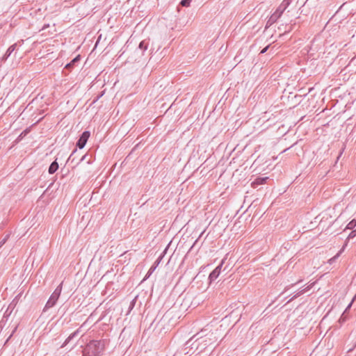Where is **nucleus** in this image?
Masks as SVG:
<instances>
[{
    "mask_svg": "<svg viewBox=\"0 0 356 356\" xmlns=\"http://www.w3.org/2000/svg\"><path fill=\"white\" fill-rule=\"evenodd\" d=\"M197 242V240H195V243H193V245H192L191 248H193V247L196 244V243Z\"/></svg>",
    "mask_w": 356,
    "mask_h": 356,
    "instance_id": "nucleus-29",
    "label": "nucleus"
},
{
    "mask_svg": "<svg viewBox=\"0 0 356 356\" xmlns=\"http://www.w3.org/2000/svg\"><path fill=\"white\" fill-rule=\"evenodd\" d=\"M80 60V56H76L74 58H73L70 63H67L66 65H65V68L66 69H71L72 67H73L77 63H79Z\"/></svg>",
    "mask_w": 356,
    "mask_h": 356,
    "instance_id": "nucleus-12",
    "label": "nucleus"
},
{
    "mask_svg": "<svg viewBox=\"0 0 356 356\" xmlns=\"http://www.w3.org/2000/svg\"><path fill=\"white\" fill-rule=\"evenodd\" d=\"M191 1L192 0H181V2H180V4L182 6L187 7V6H189Z\"/></svg>",
    "mask_w": 356,
    "mask_h": 356,
    "instance_id": "nucleus-19",
    "label": "nucleus"
},
{
    "mask_svg": "<svg viewBox=\"0 0 356 356\" xmlns=\"http://www.w3.org/2000/svg\"><path fill=\"white\" fill-rule=\"evenodd\" d=\"M16 46H17V44H14L8 47V49H7L6 52L5 53V54L3 57V60H6L11 55V54L15 50Z\"/></svg>",
    "mask_w": 356,
    "mask_h": 356,
    "instance_id": "nucleus-10",
    "label": "nucleus"
},
{
    "mask_svg": "<svg viewBox=\"0 0 356 356\" xmlns=\"http://www.w3.org/2000/svg\"><path fill=\"white\" fill-rule=\"evenodd\" d=\"M149 42L147 40H143L140 42L138 49L141 51V55H143L144 52L147 49Z\"/></svg>",
    "mask_w": 356,
    "mask_h": 356,
    "instance_id": "nucleus-9",
    "label": "nucleus"
},
{
    "mask_svg": "<svg viewBox=\"0 0 356 356\" xmlns=\"http://www.w3.org/2000/svg\"><path fill=\"white\" fill-rule=\"evenodd\" d=\"M61 291H62V283H60L56 288L54 291L52 293V294L49 297V300H47V302L44 306V311H46V310L49 309V308L53 307L56 305L57 300H58V298L60 296Z\"/></svg>",
    "mask_w": 356,
    "mask_h": 356,
    "instance_id": "nucleus-3",
    "label": "nucleus"
},
{
    "mask_svg": "<svg viewBox=\"0 0 356 356\" xmlns=\"http://www.w3.org/2000/svg\"><path fill=\"white\" fill-rule=\"evenodd\" d=\"M76 149H74V150L73 151V152L70 154V157H69V159H68V161H71V162H72V163L74 161V159H72V156H73V154L76 152Z\"/></svg>",
    "mask_w": 356,
    "mask_h": 356,
    "instance_id": "nucleus-24",
    "label": "nucleus"
},
{
    "mask_svg": "<svg viewBox=\"0 0 356 356\" xmlns=\"http://www.w3.org/2000/svg\"><path fill=\"white\" fill-rule=\"evenodd\" d=\"M223 264V261L219 264L209 275V279L210 282L215 281L220 274L221 268Z\"/></svg>",
    "mask_w": 356,
    "mask_h": 356,
    "instance_id": "nucleus-6",
    "label": "nucleus"
},
{
    "mask_svg": "<svg viewBox=\"0 0 356 356\" xmlns=\"http://www.w3.org/2000/svg\"><path fill=\"white\" fill-rule=\"evenodd\" d=\"M167 248L163 251V252L161 254V255L157 258V259L154 262V265L157 267L160 262L161 261L162 259L165 256L166 252H167Z\"/></svg>",
    "mask_w": 356,
    "mask_h": 356,
    "instance_id": "nucleus-16",
    "label": "nucleus"
},
{
    "mask_svg": "<svg viewBox=\"0 0 356 356\" xmlns=\"http://www.w3.org/2000/svg\"><path fill=\"white\" fill-rule=\"evenodd\" d=\"M356 228V220H353L348 222L346 229H355Z\"/></svg>",
    "mask_w": 356,
    "mask_h": 356,
    "instance_id": "nucleus-18",
    "label": "nucleus"
},
{
    "mask_svg": "<svg viewBox=\"0 0 356 356\" xmlns=\"http://www.w3.org/2000/svg\"><path fill=\"white\" fill-rule=\"evenodd\" d=\"M58 169V164L56 161H53L49 167V174H54Z\"/></svg>",
    "mask_w": 356,
    "mask_h": 356,
    "instance_id": "nucleus-13",
    "label": "nucleus"
},
{
    "mask_svg": "<svg viewBox=\"0 0 356 356\" xmlns=\"http://www.w3.org/2000/svg\"><path fill=\"white\" fill-rule=\"evenodd\" d=\"M341 251H340L339 253H337L334 257H333L332 258L330 259L328 262L332 264L339 256L340 253H341Z\"/></svg>",
    "mask_w": 356,
    "mask_h": 356,
    "instance_id": "nucleus-22",
    "label": "nucleus"
},
{
    "mask_svg": "<svg viewBox=\"0 0 356 356\" xmlns=\"http://www.w3.org/2000/svg\"><path fill=\"white\" fill-rule=\"evenodd\" d=\"M135 304H136V300L134 299L131 302H130V305H129V309H132L134 308V307L135 306Z\"/></svg>",
    "mask_w": 356,
    "mask_h": 356,
    "instance_id": "nucleus-23",
    "label": "nucleus"
},
{
    "mask_svg": "<svg viewBox=\"0 0 356 356\" xmlns=\"http://www.w3.org/2000/svg\"><path fill=\"white\" fill-rule=\"evenodd\" d=\"M86 157V154L83 155L81 159H80V161H82L83 160H85V158Z\"/></svg>",
    "mask_w": 356,
    "mask_h": 356,
    "instance_id": "nucleus-28",
    "label": "nucleus"
},
{
    "mask_svg": "<svg viewBox=\"0 0 356 356\" xmlns=\"http://www.w3.org/2000/svg\"><path fill=\"white\" fill-rule=\"evenodd\" d=\"M211 341L212 339L211 337H203V336L199 337L195 341V342H197V349L200 348V351H202L211 343Z\"/></svg>",
    "mask_w": 356,
    "mask_h": 356,
    "instance_id": "nucleus-4",
    "label": "nucleus"
},
{
    "mask_svg": "<svg viewBox=\"0 0 356 356\" xmlns=\"http://www.w3.org/2000/svg\"><path fill=\"white\" fill-rule=\"evenodd\" d=\"M351 305H352V302L348 305V307H346L345 312H346L348 309H349L350 308Z\"/></svg>",
    "mask_w": 356,
    "mask_h": 356,
    "instance_id": "nucleus-27",
    "label": "nucleus"
},
{
    "mask_svg": "<svg viewBox=\"0 0 356 356\" xmlns=\"http://www.w3.org/2000/svg\"><path fill=\"white\" fill-rule=\"evenodd\" d=\"M90 136V133L88 131H84L81 136L79 137V140L76 142V147H78L79 149H82L85 147L89 137Z\"/></svg>",
    "mask_w": 356,
    "mask_h": 356,
    "instance_id": "nucleus-5",
    "label": "nucleus"
},
{
    "mask_svg": "<svg viewBox=\"0 0 356 356\" xmlns=\"http://www.w3.org/2000/svg\"><path fill=\"white\" fill-rule=\"evenodd\" d=\"M269 46H266V47H264L260 52V54H264L267 51L268 49Z\"/></svg>",
    "mask_w": 356,
    "mask_h": 356,
    "instance_id": "nucleus-25",
    "label": "nucleus"
},
{
    "mask_svg": "<svg viewBox=\"0 0 356 356\" xmlns=\"http://www.w3.org/2000/svg\"><path fill=\"white\" fill-rule=\"evenodd\" d=\"M200 333H197L196 335H193V337L191 338V339H193L194 337H195L196 336L199 335Z\"/></svg>",
    "mask_w": 356,
    "mask_h": 356,
    "instance_id": "nucleus-30",
    "label": "nucleus"
},
{
    "mask_svg": "<svg viewBox=\"0 0 356 356\" xmlns=\"http://www.w3.org/2000/svg\"><path fill=\"white\" fill-rule=\"evenodd\" d=\"M9 237L10 234H7L2 240L0 241V248L6 243Z\"/></svg>",
    "mask_w": 356,
    "mask_h": 356,
    "instance_id": "nucleus-20",
    "label": "nucleus"
},
{
    "mask_svg": "<svg viewBox=\"0 0 356 356\" xmlns=\"http://www.w3.org/2000/svg\"><path fill=\"white\" fill-rule=\"evenodd\" d=\"M31 127H29L24 129L16 139V142H19L24 137H25L30 131Z\"/></svg>",
    "mask_w": 356,
    "mask_h": 356,
    "instance_id": "nucleus-14",
    "label": "nucleus"
},
{
    "mask_svg": "<svg viewBox=\"0 0 356 356\" xmlns=\"http://www.w3.org/2000/svg\"><path fill=\"white\" fill-rule=\"evenodd\" d=\"M79 333V329H77L76 331L72 332L65 341L62 347L66 346L71 340H72L74 337H76Z\"/></svg>",
    "mask_w": 356,
    "mask_h": 356,
    "instance_id": "nucleus-11",
    "label": "nucleus"
},
{
    "mask_svg": "<svg viewBox=\"0 0 356 356\" xmlns=\"http://www.w3.org/2000/svg\"><path fill=\"white\" fill-rule=\"evenodd\" d=\"M17 326L14 328V330H13L12 333L10 334V335L9 336V337L7 339V341L11 338V337L13 336V334L15 333V332L17 330Z\"/></svg>",
    "mask_w": 356,
    "mask_h": 356,
    "instance_id": "nucleus-26",
    "label": "nucleus"
},
{
    "mask_svg": "<svg viewBox=\"0 0 356 356\" xmlns=\"http://www.w3.org/2000/svg\"><path fill=\"white\" fill-rule=\"evenodd\" d=\"M289 0H283L281 4L277 7L276 10L271 15L269 19L267 22V25L271 26L273 24L276 22L277 19L282 16L284 10L289 6Z\"/></svg>",
    "mask_w": 356,
    "mask_h": 356,
    "instance_id": "nucleus-2",
    "label": "nucleus"
},
{
    "mask_svg": "<svg viewBox=\"0 0 356 356\" xmlns=\"http://www.w3.org/2000/svg\"><path fill=\"white\" fill-rule=\"evenodd\" d=\"M16 304H17V302L15 301V299H14L10 303V305H8L6 311L5 312L4 314H3V320L4 318H6V320L7 321L8 316L11 314L12 312L13 311V309H15V306H16Z\"/></svg>",
    "mask_w": 356,
    "mask_h": 356,
    "instance_id": "nucleus-7",
    "label": "nucleus"
},
{
    "mask_svg": "<svg viewBox=\"0 0 356 356\" xmlns=\"http://www.w3.org/2000/svg\"><path fill=\"white\" fill-rule=\"evenodd\" d=\"M311 286H307L303 289L300 290L297 293H296L291 298H290L287 302H289L296 298L297 297L300 296V295L305 293L307 291H308L310 289Z\"/></svg>",
    "mask_w": 356,
    "mask_h": 356,
    "instance_id": "nucleus-15",
    "label": "nucleus"
},
{
    "mask_svg": "<svg viewBox=\"0 0 356 356\" xmlns=\"http://www.w3.org/2000/svg\"><path fill=\"white\" fill-rule=\"evenodd\" d=\"M356 236V228L355 229H352V232L349 234L348 236V239L353 238Z\"/></svg>",
    "mask_w": 356,
    "mask_h": 356,
    "instance_id": "nucleus-21",
    "label": "nucleus"
},
{
    "mask_svg": "<svg viewBox=\"0 0 356 356\" xmlns=\"http://www.w3.org/2000/svg\"><path fill=\"white\" fill-rule=\"evenodd\" d=\"M105 348V340H91L85 346L82 356H102Z\"/></svg>",
    "mask_w": 356,
    "mask_h": 356,
    "instance_id": "nucleus-1",
    "label": "nucleus"
},
{
    "mask_svg": "<svg viewBox=\"0 0 356 356\" xmlns=\"http://www.w3.org/2000/svg\"><path fill=\"white\" fill-rule=\"evenodd\" d=\"M268 179V177H257L256 178L252 183V186L253 188H257L258 186L259 185H262V184H264L267 179Z\"/></svg>",
    "mask_w": 356,
    "mask_h": 356,
    "instance_id": "nucleus-8",
    "label": "nucleus"
},
{
    "mask_svg": "<svg viewBox=\"0 0 356 356\" xmlns=\"http://www.w3.org/2000/svg\"><path fill=\"white\" fill-rule=\"evenodd\" d=\"M156 268V266L153 264L151 268L149 269L148 272L147 273L146 275L145 276L144 279H143V281L147 280L150 275L153 273V272L155 270V269Z\"/></svg>",
    "mask_w": 356,
    "mask_h": 356,
    "instance_id": "nucleus-17",
    "label": "nucleus"
}]
</instances>
